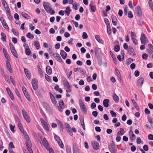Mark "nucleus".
I'll use <instances>...</instances> for the list:
<instances>
[{
    "label": "nucleus",
    "mask_w": 153,
    "mask_h": 153,
    "mask_svg": "<svg viewBox=\"0 0 153 153\" xmlns=\"http://www.w3.org/2000/svg\"><path fill=\"white\" fill-rule=\"evenodd\" d=\"M79 104L80 106V109L82 112L86 114L87 113V109L85 107V105L81 99H80L79 100Z\"/></svg>",
    "instance_id": "obj_1"
},
{
    "label": "nucleus",
    "mask_w": 153,
    "mask_h": 153,
    "mask_svg": "<svg viewBox=\"0 0 153 153\" xmlns=\"http://www.w3.org/2000/svg\"><path fill=\"white\" fill-rule=\"evenodd\" d=\"M112 142L113 143H111V145L108 146L109 149L111 153H116L117 151V147L115 146L113 141Z\"/></svg>",
    "instance_id": "obj_2"
},
{
    "label": "nucleus",
    "mask_w": 153,
    "mask_h": 153,
    "mask_svg": "<svg viewBox=\"0 0 153 153\" xmlns=\"http://www.w3.org/2000/svg\"><path fill=\"white\" fill-rule=\"evenodd\" d=\"M22 112L24 118L27 122L28 123H30V120L27 112L23 109L22 110Z\"/></svg>",
    "instance_id": "obj_3"
},
{
    "label": "nucleus",
    "mask_w": 153,
    "mask_h": 153,
    "mask_svg": "<svg viewBox=\"0 0 153 153\" xmlns=\"http://www.w3.org/2000/svg\"><path fill=\"white\" fill-rule=\"evenodd\" d=\"M9 46L10 47L11 51L13 55L16 57L17 58V54L16 51L13 45L11 43H9Z\"/></svg>",
    "instance_id": "obj_4"
},
{
    "label": "nucleus",
    "mask_w": 153,
    "mask_h": 153,
    "mask_svg": "<svg viewBox=\"0 0 153 153\" xmlns=\"http://www.w3.org/2000/svg\"><path fill=\"white\" fill-rule=\"evenodd\" d=\"M37 83L38 80L34 78L32 80V84L33 89L35 90H36L38 88Z\"/></svg>",
    "instance_id": "obj_5"
},
{
    "label": "nucleus",
    "mask_w": 153,
    "mask_h": 153,
    "mask_svg": "<svg viewBox=\"0 0 153 153\" xmlns=\"http://www.w3.org/2000/svg\"><path fill=\"white\" fill-rule=\"evenodd\" d=\"M43 4L44 7L46 12L52 7L51 5L49 3L43 2Z\"/></svg>",
    "instance_id": "obj_6"
},
{
    "label": "nucleus",
    "mask_w": 153,
    "mask_h": 153,
    "mask_svg": "<svg viewBox=\"0 0 153 153\" xmlns=\"http://www.w3.org/2000/svg\"><path fill=\"white\" fill-rule=\"evenodd\" d=\"M91 144L94 149L96 150L98 149L100 147L99 143L95 141H92L91 142Z\"/></svg>",
    "instance_id": "obj_7"
},
{
    "label": "nucleus",
    "mask_w": 153,
    "mask_h": 153,
    "mask_svg": "<svg viewBox=\"0 0 153 153\" xmlns=\"http://www.w3.org/2000/svg\"><path fill=\"white\" fill-rule=\"evenodd\" d=\"M144 79L143 77L140 78L137 81V85L138 87H141L143 83Z\"/></svg>",
    "instance_id": "obj_8"
},
{
    "label": "nucleus",
    "mask_w": 153,
    "mask_h": 153,
    "mask_svg": "<svg viewBox=\"0 0 153 153\" xmlns=\"http://www.w3.org/2000/svg\"><path fill=\"white\" fill-rule=\"evenodd\" d=\"M53 56L57 61L61 62H62V59L59 55L58 53H55L53 54Z\"/></svg>",
    "instance_id": "obj_9"
},
{
    "label": "nucleus",
    "mask_w": 153,
    "mask_h": 153,
    "mask_svg": "<svg viewBox=\"0 0 153 153\" xmlns=\"http://www.w3.org/2000/svg\"><path fill=\"white\" fill-rule=\"evenodd\" d=\"M136 10L137 12V15L139 17L141 16V10L139 6H137L136 7Z\"/></svg>",
    "instance_id": "obj_10"
},
{
    "label": "nucleus",
    "mask_w": 153,
    "mask_h": 153,
    "mask_svg": "<svg viewBox=\"0 0 153 153\" xmlns=\"http://www.w3.org/2000/svg\"><path fill=\"white\" fill-rule=\"evenodd\" d=\"M22 89L23 92L24 93V94L25 96L26 97L27 100H28L30 101V97L29 95H28V93H27V92L26 91V89L24 87H22Z\"/></svg>",
    "instance_id": "obj_11"
},
{
    "label": "nucleus",
    "mask_w": 153,
    "mask_h": 153,
    "mask_svg": "<svg viewBox=\"0 0 153 153\" xmlns=\"http://www.w3.org/2000/svg\"><path fill=\"white\" fill-rule=\"evenodd\" d=\"M49 94L50 95V99L52 102L55 105H57V103L53 95L51 92H49Z\"/></svg>",
    "instance_id": "obj_12"
},
{
    "label": "nucleus",
    "mask_w": 153,
    "mask_h": 153,
    "mask_svg": "<svg viewBox=\"0 0 153 153\" xmlns=\"http://www.w3.org/2000/svg\"><path fill=\"white\" fill-rule=\"evenodd\" d=\"M111 19L113 25L116 26L117 25V17L115 15H111Z\"/></svg>",
    "instance_id": "obj_13"
},
{
    "label": "nucleus",
    "mask_w": 153,
    "mask_h": 153,
    "mask_svg": "<svg viewBox=\"0 0 153 153\" xmlns=\"http://www.w3.org/2000/svg\"><path fill=\"white\" fill-rule=\"evenodd\" d=\"M140 40L142 44H145L146 42V37L145 35L143 33H142L141 35Z\"/></svg>",
    "instance_id": "obj_14"
},
{
    "label": "nucleus",
    "mask_w": 153,
    "mask_h": 153,
    "mask_svg": "<svg viewBox=\"0 0 153 153\" xmlns=\"http://www.w3.org/2000/svg\"><path fill=\"white\" fill-rule=\"evenodd\" d=\"M129 133L130 139L132 140H134L135 139L136 137L133 131L131 130H130L129 131Z\"/></svg>",
    "instance_id": "obj_15"
},
{
    "label": "nucleus",
    "mask_w": 153,
    "mask_h": 153,
    "mask_svg": "<svg viewBox=\"0 0 153 153\" xmlns=\"http://www.w3.org/2000/svg\"><path fill=\"white\" fill-rule=\"evenodd\" d=\"M110 101L108 99H104L103 101V104L104 106L107 108L109 106V103Z\"/></svg>",
    "instance_id": "obj_16"
},
{
    "label": "nucleus",
    "mask_w": 153,
    "mask_h": 153,
    "mask_svg": "<svg viewBox=\"0 0 153 153\" xmlns=\"http://www.w3.org/2000/svg\"><path fill=\"white\" fill-rule=\"evenodd\" d=\"M43 107L46 110L48 111H50L51 110V108H50V106L46 102H44L43 103Z\"/></svg>",
    "instance_id": "obj_17"
},
{
    "label": "nucleus",
    "mask_w": 153,
    "mask_h": 153,
    "mask_svg": "<svg viewBox=\"0 0 153 153\" xmlns=\"http://www.w3.org/2000/svg\"><path fill=\"white\" fill-rule=\"evenodd\" d=\"M128 51L129 54L132 55H134V51L132 47L129 46L128 49Z\"/></svg>",
    "instance_id": "obj_18"
},
{
    "label": "nucleus",
    "mask_w": 153,
    "mask_h": 153,
    "mask_svg": "<svg viewBox=\"0 0 153 153\" xmlns=\"http://www.w3.org/2000/svg\"><path fill=\"white\" fill-rule=\"evenodd\" d=\"M24 71L25 74L26 76L28 79H30L31 77V74L30 73L29 71L26 68L24 69Z\"/></svg>",
    "instance_id": "obj_19"
},
{
    "label": "nucleus",
    "mask_w": 153,
    "mask_h": 153,
    "mask_svg": "<svg viewBox=\"0 0 153 153\" xmlns=\"http://www.w3.org/2000/svg\"><path fill=\"white\" fill-rule=\"evenodd\" d=\"M95 39L97 40V41L100 43L103 44V41L100 38V37L99 35H97L95 36Z\"/></svg>",
    "instance_id": "obj_20"
},
{
    "label": "nucleus",
    "mask_w": 153,
    "mask_h": 153,
    "mask_svg": "<svg viewBox=\"0 0 153 153\" xmlns=\"http://www.w3.org/2000/svg\"><path fill=\"white\" fill-rule=\"evenodd\" d=\"M113 98L114 101L116 103H118L119 102V98L118 97L115 93L113 94Z\"/></svg>",
    "instance_id": "obj_21"
},
{
    "label": "nucleus",
    "mask_w": 153,
    "mask_h": 153,
    "mask_svg": "<svg viewBox=\"0 0 153 153\" xmlns=\"http://www.w3.org/2000/svg\"><path fill=\"white\" fill-rule=\"evenodd\" d=\"M60 55L62 58L64 59H65L67 57V54L63 50H62L60 51Z\"/></svg>",
    "instance_id": "obj_22"
},
{
    "label": "nucleus",
    "mask_w": 153,
    "mask_h": 153,
    "mask_svg": "<svg viewBox=\"0 0 153 153\" xmlns=\"http://www.w3.org/2000/svg\"><path fill=\"white\" fill-rule=\"evenodd\" d=\"M26 140H27V141L26 142V145L27 149H29L28 147L31 148L30 146H31L32 144L30 140V138L28 139H27Z\"/></svg>",
    "instance_id": "obj_23"
},
{
    "label": "nucleus",
    "mask_w": 153,
    "mask_h": 153,
    "mask_svg": "<svg viewBox=\"0 0 153 153\" xmlns=\"http://www.w3.org/2000/svg\"><path fill=\"white\" fill-rule=\"evenodd\" d=\"M21 14L22 16L26 19H28L30 18V16L27 15L24 12H22Z\"/></svg>",
    "instance_id": "obj_24"
},
{
    "label": "nucleus",
    "mask_w": 153,
    "mask_h": 153,
    "mask_svg": "<svg viewBox=\"0 0 153 153\" xmlns=\"http://www.w3.org/2000/svg\"><path fill=\"white\" fill-rule=\"evenodd\" d=\"M131 101L132 103H133V105H134V106L135 107L137 111H139L140 110V108L135 101L133 99H131Z\"/></svg>",
    "instance_id": "obj_25"
},
{
    "label": "nucleus",
    "mask_w": 153,
    "mask_h": 153,
    "mask_svg": "<svg viewBox=\"0 0 153 153\" xmlns=\"http://www.w3.org/2000/svg\"><path fill=\"white\" fill-rule=\"evenodd\" d=\"M94 50L95 55L96 56L97 55H98L100 53V49L98 47H96L95 48Z\"/></svg>",
    "instance_id": "obj_26"
},
{
    "label": "nucleus",
    "mask_w": 153,
    "mask_h": 153,
    "mask_svg": "<svg viewBox=\"0 0 153 153\" xmlns=\"http://www.w3.org/2000/svg\"><path fill=\"white\" fill-rule=\"evenodd\" d=\"M71 11V10L70 9V7L68 6L67 7L65 11V12L66 14V15L67 16H69Z\"/></svg>",
    "instance_id": "obj_27"
},
{
    "label": "nucleus",
    "mask_w": 153,
    "mask_h": 153,
    "mask_svg": "<svg viewBox=\"0 0 153 153\" xmlns=\"http://www.w3.org/2000/svg\"><path fill=\"white\" fill-rule=\"evenodd\" d=\"M1 39L3 41H5L6 39V37L5 34L3 33H1Z\"/></svg>",
    "instance_id": "obj_28"
},
{
    "label": "nucleus",
    "mask_w": 153,
    "mask_h": 153,
    "mask_svg": "<svg viewBox=\"0 0 153 153\" xmlns=\"http://www.w3.org/2000/svg\"><path fill=\"white\" fill-rule=\"evenodd\" d=\"M21 131L23 133L26 140L29 139V137L26 131H25L24 130H22Z\"/></svg>",
    "instance_id": "obj_29"
},
{
    "label": "nucleus",
    "mask_w": 153,
    "mask_h": 153,
    "mask_svg": "<svg viewBox=\"0 0 153 153\" xmlns=\"http://www.w3.org/2000/svg\"><path fill=\"white\" fill-rule=\"evenodd\" d=\"M12 31L14 34V35L16 36L19 35V33L17 30L14 28H12Z\"/></svg>",
    "instance_id": "obj_30"
},
{
    "label": "nucleus",
    "mask_w": 153,
    "mask_h": 153,
    "mask_svg": "<svg viewBox=\"0 0 153 153\" xmlns=\"http://www.w3.org/2000/svg\"><path fill=\"white\" fill-rule=\"evenodd\" d=\"M26 36L27 38L30 39H33L34 37L33 35L30 32L27 33Z\"/></svg>",
    "instance_id": "obj_31"
},
{
    "label": "nucleus",
    "mask_w": 153,
    "mask_h": 153,
    "mask_svg": "<svg viewBox=\"0 0 153 153\" xmlns=\"http://www.w3.org/2000/svg\"><path fill=\"white\" fill-rule=\"evenodd\" d=\"M34 45L36 47V48L37 49H38L40 47V44L39 42L37 41H34Z\"/></svg>",
    "instance_id": "obj_32"
},
{
    "label": "nucleus",
    "mask_w": 153,
    "mask_h": 153,
    "mask_svg": "<svg viewBox=\"0 0 153 153\" xmlns=\"http://www.w3.org/2000/svg\"><path fill=\"white\" fill-rule=\"evenodd\" d=\"M25 51L26 55H30L31 53V51L30 50L29 48L25 49Z\"/></svg>",
    "instance_id": "obj_33"
},
{
    "label": "nucleus",
    "mask_w": 153,
    "mask_h": 153,
    "mask_svg": "<svg viewBox=\"0 0 153 153\" xmlns=\"http://www.w3.org/2000/svg\"><path fill=\"white\" fill-rule=\"evenodd\" d=\"M46 71L47 74L49 75H50L52 72V69L51 68H46Z\"/></svg>",
    "instance_id": "obj_34"
},
{
    "label": "nucleus",
    "mask_w": 153,
    "mask_h": 153,
    "mask_svg": "<svg viewBox=\"0 0 153 153\" xmlns=\"http://www.w3.org/2000/svg\"><path fill=\"white\" fill-rule=\"evenodd\" d=\"M38 71L39 74H40L41 78H42L44 76L43 72L40 68H38Z\"/></svg>",
    "instance_id": "obj_35"
},
{
    "label": "nucleus",
    "mask_w": 153,
    "mask_h": 153,
    "mask_svg": "<svg viewBox=\"0 0 153 153\" xmlns=\"http://www.w3.org/2000/svg\"><path fill=\"white\" fill-rule=\"evenodd\" d=\"M57 123L58 125L60 126L62 131H63V126L60 120H58L57 121Z\"/></svg>",
    "instance_id": "obj_36"
},
{
    "label": "nucleus",
    "mask_w": 153,
    "mask_h": 153,
    "mask_svg": "<svg viewBox=\"0 0 153 153\" xmlns=\"http://www.w3.org/2000/svg\"><path fill=\"white\" fill-rule=\"evenodd\" d=\"M73 153H79V149L77 147H73Z\"/></svg>",
    "instance_id": "obj_37"
},
{
    "label": "nucleus",
    "mask_w": 153,
    "mask_h": 153,
    "mask_svg": "<svg viewBox=\"0 0 153 153\" xmlns=\"http://www.w3.org/2000/svg\"><path fill=\"white\" fill-rule=\"evenodd\" d=\"M89 6L90 7L91 9L93 12H94L96 10V8L95 6L94 5H91V4L89 5Z\"/></svg>",
    "instance_id": "obj_38"
},
{
    "label": "nucleus",
    "mask_w": 153,
    "mask_h": 153,
    "mask_svg": "<svg viewBox=\"0 0 153 153\" xmlns=\"http://www.w3.org/2000/svg\"><path fill=\"white\" fill-rule=\"evenodd\" d=\"M104 21L105 23L107 25V27H110V24L108 19L106 18H105L104 19Z\"/></svg>",
    "instance_id": "obj_39"
},
{
    "label": "nucleus",
    "mask_w": 153,
    "mask_h": 153,
    "mask_svg": "<svg viewBox=\"0 0 153 153\" xmlns=\"http://www.w3.org/2000/svg\"><path fill=\"white\" fill-rule=\"evenodd\" d=\"M3 76L4 77L5 80L8 83H10V80L9 78V76L8 75H4V76Z\"/></svg>",
    "instance_id": "obj_40"
},
{
    "label": "nucleus",
    "mask_w": 153,
    "mask_h": 153,
    "mask_svg": "<svg viewBox=\"0 0 153 153\" xmlns=\"http://www.w3.org/2000/svg\"><path fill=\"white\" fill-rule=\"evenodd\" d=\"M47 13H50L51 15H53L55 13V12L54 10H53L52 9V7L49 9V10H48L47 12Z\"/></svg>",
    "instance_id": "obj_41"
},
{
    "label": "nucleus",
    "mask_w": 153,
    "mask_h": 153,
    "mask_svg": "<svg viewBox=\"0 0 153 153\" xmlns=\"http://www.w3.org/2000/svg\"><path fill=\"white\" fill-rule=\"evenodd\" d=\"M45 77L46 79L48 82H50L51 80V79L48 75L45 74Z\"/></svg>",
    "instance_id": "obj_42"
},
{
    "label": "nucleus",
    "mask_w": 153,
    "mask_h": 153,
    "mask_svg": "<svg viewBox=\"0 0 153 153\" xmlns=\"http://www.w3.org/2000/svg\"><path fill=\"white\" fill-rule=\"evenodd\" d=\"M44 146L46 148V149L48 150L49 149V148H50L49 147V144L48 142H47L46 143H44Z\"/></svg>",
    "instance_id": "obj_43"
},
{
    "label": "nucleus",
    "mask_w": 153,
    "mask_h": 153,
    "mask_svg": "<svg viewBox=\"0 0 153 153\" xmlns=\"http://www.w3.org/2000/svg\"><path fill=\"white\" fill-rule=\"evenodd\" d=\"M66 151L67 153H71V148L70 146H67Z\"/></svg>",
    "instance_id": "obj_44"
},
{
    "label": "nucleus",
    "mask_w": 153,
    "mask_h": 153,
    "mask_svg": "<svg viewBox=\"0 0 153 153\" xmlns=\"http://www.w3.org/2000/svg\"><path fill=\"white\" fill-rule=\"evenodd\" d=\"M54 138L55 139V140L58 142H59V141H61V140L60 139V138L59 137V136L55 135L54 136Z\"/></svg>",
    "instance_id": "obj_45"
},
{
    "label": "nucleus",
    "mask_w": 153,
    "mask_h": 153,
    "mask_svg": "<svg viewBox=\"0 0 153 153\" xmlns=\"http://www.w3.org/2000/svg\"><path fill=\"white\" fill-rule=\"evenodd\" d=\"M10 81H11L13 84L15 86L16 85L15 82V81L14 80V79L13 78V77H12V76H10Z\"/></svg>",
    "instance_id": "obj_46"
},
{
    "label": "nucleus",
    "mask_w": 153,
    "mask_h": 153,
    "mask_svg": "<svg viewBox=\"0 0 153 153\" xmlns=\"http://www.w3.org/2000/svg\"><path fill=\"white\" fill-rule=\"evenodd\" d=\"M15 93L16 94V95L19 98H21V96L20 95L19 92V91L18 90V89L16 88H15Z\"/></svg>",
    "instance_id": "obj_47"
},
{
    "label": "nucleus",
    "mask_w": 153,
    "mask_h": 153,
    "mask_svg": "<svg viewBox=\"0 0 153 153\" xmlns=\"http://www.w3.org/2000/svg\"><path fill=\"white\" fill-rule=\"evenodd\" d=\"M120 49V47L118 45H116L114 47V50L116 52H117L119 51Z\"/></svg>",
    "instance_id": "obj_48"
},
{
    "label": "nucleus",
    "mask_w": 153,
    "mask_h": 153,
    "mask_svg": "<svg viewBox=\"0 0 153 153\" xmlns=\"http://www.w3.org/2000/svg\"><path fill=\"white\" fill-rule=\"evenodd\" d=\"M67 131L68 132L69 134L71 135L72 136L73 135V133L71 131V127L67 128Z\"/></svg>",
    "instance_id": "obj_49"
},
{
    "label": "nucleus",
    "mask_w": 153,
    "mask_h": 153,
    "mask_svg": "<svg viewBox=\"0 0 153 153\" xmlns=\"http://www.w3.org/2000/svg\"><path fill=\"white\" fill-rule=\"evenodd\" d=\"M82 37L83 39H86L87 38L88 36L85 32H83L82 35Z\"/></svg>",
    "instance_id": "obj_50"
},
{
    "label": "nucleus",
    "mask_w": 153,
    "mask_h": 153,
    "mask_svg": "<svg viewBox=\"0 0 153 153\" xmlns=\"http://www.w3.org/2000/svg\"><path fill=\"white\" fill-rule=\"evenodd\" d=\"M128 17L130 18H132L133 17V15L131 11H128Z\"/></svg>",
    "instance_id": "obj_51"
},
{
    "label": "nucleus",
    "mask_w": 153,
    "mask_h": 153,
    "mask_svg": "<svg viewBox=\"0 0 153 153\" xmlns=\"http://www.w3.org/2000/svg\"><path fill=\"white\" fill-rule=\"evenodd\" d=\"M7 16L8 19L10 21H12L13 19V17L11 16L10 13L7 14Z\"/></svg>",
    "instance_id": "obj_52"
},
{
    "label": "nucleus",
    "mask_w": 153,
    "mask_h": 153,
    "mask_svg": "<svg viewBox=\"0 0 153 153\" xmlns=\"http://www.w3.org/2000/svg\"><path fill=\"white\" fill-rule=\"evenodd\" d=\"M9 126L10 127V129L11 131L13 133L14 132V126H13L11 124H10Z\"/></svg>",
    "instance_id": "obj_53"
},
{
    "label": "nucleus",
    "mask_w": 153,
    "mask_h": 153,
    "mask_svg": "<svg viewBox=\"0 0 153 153\" xmlns=\"http://www.w3.org/2000/svg\"><path fill=\"white\" fill-rule=\"evenodd\" d=\"M110 113L112 117H116L117 114L115 112L113 111H110Z\"/></svg>",
    "instance_id": "obj_54"
},
{
    "label": "nucleus",
    "mask_w": 153,
    "mask_h": 153,
    "mask_svg": "<svg viewBox=\"0 0 153 153\" xmlns=\"http://www.w3.org/2000/svg\"><path fill=\"white\" fill-rule=\"evenodd\" d=\"M149 4L150 7L153 11V2L152 1H150L149 2Z\"/></svg>",
    "instance_id": "obj_55"
},
{
    "label": "nucleus",
    "mask_w": 153,
    "mask_h": 153,
    "mask_svg": "<svg viewBox=\"0 0 153 153\" xmlns=\"http://www.w3.org/2000/svg\"><path fill=\"white\" fill-rule=\"evenodd\" d=\"M4 55L5 57H6V58L7 59V60L8 61H10V58L9 56V55H8V53H5V54H4Z\"/></svg>",
    "instance_id": "obj_56"
},
{
    "label": "nucleus",
    "mask_w": 153,
    "mask_h": 153,
    "mask_svg": "<svg viewBox=\"0 0 153 153\" xmlns=\"http://www.w3.org/2000/svg\"><path fill=\"white\" fill-rule=\"evenodd\" d=\"M8 94L9 96L10 97L11 99L13 100H14V98L13 97V93H12V92H11L10 93H9V94Z\"/></svg>",
    "instance_id": "obj_57"
},
{
    "label": "nucleus",
    "mask_w": 153,
    "mask_h": 153,
    "mask_svg": "<svg viewBox=\"0 0 153 153\" xmlns=\"http://www.w3.org/2000/svg\"><path fill=\"white\" fill-rule=\"evenodd\" d=\"M148 56V54L146 53H144L142 55V58L145 59H146L147 58V57Z\"/></svg>",
    "instance_id": "obj_58"
},
{
    "label": "nucleus",
    "mask_w": 153,
    "mask_h": 153,
    "mask_svg": "<svg viewBox=\"0 0 153 153\" xmlns=\"http://www.w3.org/2000/svg\"><path fill=\"white\" fill-rule=\"evenodd\" d=\"M128 10V7H125L124 8V13L126 16L127 15V12Z\"/></svg>",
    "instance_id": "obj_59"
},
{
    "label": "nucleus",
    "mask_w": 153,
    "mask_h": 153,
    "mask_svg": "<svg viewBox=\"0 0 153 153\" xmlns=\"http://www.w3.org/2000/svg\"><path fill=\"white\" fill-rule=\"evenodd\" d=\"M96 104L94 102L92 103L91 105V108L92 109H94L96 107Z\"/></svg>",
    "instance_id": "obj_60"
},
{
    "label": "nucleus",
    "mask_w": 153,
    "mask_h": 153,
    "mask_svg": "<svg viewBox=\"0 0 153 153\" xmlns=\"http://www.w3.org/2000/svg\"><path fill=\"white\" fill-rule=\"evenodd\" d=\"M14 17V18L16 20H19V16L17 13H15Z\"/></svg>",
    "instance_id": "obj_61"
},
{
    "label": "nucleus",
    "mask_w": 153,
    "mask_h": 153,
    "mask_svg": "<svg viewBox=\"0 0 153 153\" xmlns=\"http://www.w3.org/2000/svg\"><path fill=\"white\" fill-rule=\"evenodd\" d=\"M40 121L43 126L44 125H45L47 124V123L42 118L40 119Z\"/></svg>",
    "instance_id": "obj_62"
},
{
    "label": "nucleus",
    "mask_w": 153,
    "mask_h": 153,
    "mask_svg": "<svg viewBox=\"0 0 153 153\" xmlns=\"http://www.w3.org/2000/svg\"><path fill=\"white\" fill-rule=\"evenodd\" d=\"M148 138L151 140H153V135L151 134H149L148 136Z\"/></svg>",
    "instance_id": "obj_63"
},
{
    "label": "nucleus",
    "mask_w": 153,
    "mask_h": 153,
    "mask_svg": "<svg viewBox=\"0 0 153 153\" xmlns=\"http://www.w3.org/2000/svg\"><path fill=\"white\" fill-rule=\"evenodd\" d=\"M148 45L150 50L153 53V46L151 44H149Z\"/></svg>",
    "instance_id": "obj_64"
}]
</instances>
